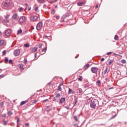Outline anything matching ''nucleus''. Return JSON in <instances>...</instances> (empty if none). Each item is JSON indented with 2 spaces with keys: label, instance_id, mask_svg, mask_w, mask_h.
Masks as SVG:
<instances>
[{
  "label": "nucleus",
  "instance_id": "1",
  "mask_svg": "<svg viewBox=\"0 0 127 127\" xmlns=\"http://www.w3.org/2000/svg\"><path fill=\"white\" fill-rule=\"evenodd\" d=\"M99 104V101L97 99H94L91 101L90 103V108L91 109H96L97 108V105Z\"/></svg>",
  "mask_w": 127,
  "mask_h": 127
},
{
  "label": "nucleus",
  "instance_id": "2",
  "mask_svg": "<svg viewBox=\"0 0 127 127\" xmlns=\"http://www.w3.org/2000/svg\"><path fill=\"white\" fill-rule=\"evenodd\" d=\"M42 22H40L37 24L36 28L37 30H40L42 27Z\"/></svg>",
  "mask_w": 127,
  "mask_h": 127
},
{
  "label": "nucleus",
  "instance_id": "3",
  "mask_svg": "<svg viewBox=\"0 0 127 127\" xmlns=\"http://www.w3.org/2000/svg\"><path fill=\"white\" fill-rule=\"evenodd\" d=\"M98 70H99V68H98V67H93L91 68V71L92 72V73L96 74L97 73V72H98Z\"/></svg>",
  "mask_w": 127,
  "mask_h": 127
},
{
  "label": "nucleus",
  "instance_id": "4",
  "mask_svg": "<svg viewBox=\"0 0 127 127\" xmlns=\"http://www.w3.org/2000/svg\"><path fill=\"white\" fill-rule=\"evenodd\" d=\"M31 19L33 20V21H36V20H39V17L37 16L33 15L31 17Z\"/></svg>",
  "mask_w": 127,
  "mask_h": 127
},
{
  "label": "nucleus",
  "instance_id": "5",
  "mask_svg": "<svg viewBox=\"0 0 127 127\" xmlns=\"http://www.w3.org/2000/svg\"><path fill=\"white\" fill-rule=\"evenodd\" d=\"M13 54L14 56H18L20 54V51L19 49H17L14 51Z\"/></svg>",
  "mask_w": 127,
  "mask_h": 127
},
{
  "label": "nucleus",
  "instance_id": "6",
  "mask_svg": "<svg viewBox=\"0 0 127 127\" xmlns=\"http://www.w3.org/2000/svg\"><path fill=\"white\" fill-rule=\"evenodd\" d=\"M9 5H10V2L8 1H5L3 4L4 7H8Z\"/></svg>",
  "mask_w": 127,
  "mask_h": 127
},
{
  "label": "nucleus",
  "instance_id": "7",
  "mask_svg": "<svg viewBox=\"0 0 127 127\" xmlns=\"http://www.w3.org/2000/svg\"><path fill=\"white\" fill-rule=\"evenodd\" d=\"M65 100H66V98H65L64 97L62 98L59 102V104L60 105H61L62 104H63V103L65 102Z\"/></svg>",
  "mask_w": 127,
  "mask_h": 127
},
{
  "label": "nucleus",
  "instance_id": "8",
  "mask_svg": "<svg viewBox=\"0 0 127 127\" xmlns=\"http://www.w3.org/2000/svg\"><path fill=\"white\" fill-rule=\"evenodd\" d=\"M24 20H25V16H22L19 19V22H23Z\"/></svg>",
  "mask_w": 127,
  "mask_h": 127
},
{
  "label": "nucleus",
  "instance_id": "9",
  "mask_svg": "<svg viewBox=\"0 0 127 127\" xmlns=\"http://www.w3.org/2000/svg\"><path fill=\"white\" fill-rule=\"evenodd\" d=\"M11 32V31L10 30V29L7 30L5 32V34L6 36H9V35H10Z\"/></svg>",
  "mask_w": 127,
  "mask_h": 127
},
{
  "label": "nucleus",
  "instance_id": "10",
  "mask_svg": "<svg viewBox=\"0 0 127 127\" xmlns=\"http://www.w3.org/2000/svg\"><path fill=\"white\" fill-rule=\"evenodd\" d=\"M37 49H38V47H34V48H32L31 49V51L32 52H36L37 51Z\"/></svg>",
  "mask_w": 127,
  "mask_h": 127
},
{
  "label": "nucleus",
  "instance_id": "11",
  "mask_svg": "<svg viewBox=\"0 0 127 127\" xmlns=\"http://www.w3.org/2000/svg\"><path fill=\"white\" fill-rule=\"evenodd\" d=\"M77 93H79V94H83V90L81 88H78L76 90Z\"/></svg>",
  "mask_w": 127,
  "mask_h": 127
},
{
  "label": "nucleus",
  "instance_id": "12",
  "mask_svg": "<svg viewBox=\"0 0 127 127\" xmlns=\"http://www.w3.org/2000/svg\"><path fill=\"white\" fill-rule=\"evenodd\" d=\"M19 69L21 71H23L24 70V68H23V65L22 64H20L19 65Z\"/></svg>",
  "mask_w": 127,
  "mask_h": 127
},
{
  "label": "nucleus",
  "instance_id": "13",
  "mask_svg": "<svg viewBox=\"0 0 127 127\" xmlns=\"http://www.w3.org/2000/svg\"><path fill=\"white\" fill-rule=\"evenodd\" d=\"M12 18H13V19H14L15 20L16 19H17V14L15 13V14H14L12 16Z\"/></svg>",
  "mask_w": 127,
  "mask_h": 127
},
{
  "label": "nucleus",
  "instance_id": "14",
  "mask_svg": "<svg viewBox=\"0 0 127 127\" xmlns=\"http://www.w3.org/2000/svg\"><path fill=\"white\" fill-rule=\"evenodd\" d=\"M74 93V91H73V90L70 89V88H68V95L70 94H73Z\"/></svg>",
  "mask_w": 127,
  "mask_h": 127
},
{
  "label": "nucleus",
  "instance_id": "15",
  "mask_svg": "<svg viewBox=\"0 0 127 127\" xmlns=\"http://www.w3.org/2000/svg\"><path fill=\"white\" fill-rule=\"evenodd\" d=\"M38 3H44L45 2V0H37Z\"/></svg>",
  "mask_w": 127,
  "mask_h": 127
},
{
  "label": "nucleus",
  "instance_id": "16",
  "mask_svg": "<svg viewBox=\"0 0 127 127\" xmlns=\"http://www.w3.org/2000/svg\"><path fill=\"white\" fill-rule=\"evenodd\" d=\"M83 4H84V2H79L77 3V5H78V6H82Z\"/></svg>",
  "mask_w": 127,
  "mask_h": 127
},
{
  "label": "nucleus",
  "instance_id": "17",
  "mask_svg": "<svg viewBox=\"0 0 127 127\" xmlns=\"http://www.w3.org/2000/svg\"><path fill=\"white\" fill-rule=\"evenodd\" d=\"M58 0H49L50 3H54V2H56Z\"/></svg>",
  "mask_w": 127,
  "mask_h": 127
},
{
  "label": "nucleus",
  "instance_id": "18",
  "mask_svg": "<svg viewBox=\"0 0 127 127\" xmlns=\"http://www.w3.org/2000/svg\"><path fill=\"white\" fill-rule=\"evenodd\" d=\"M84 88H90V84L89 83H86L84 86Z\"/></svg>",
  "mask_w": 127,
  "mask_h": 127
},
{
  "label": "nucleus",
  "instance_id": "19",
  "mask_svg": "<svg viewBox=\"0 0 127 127\" xmlns=\"http://www.w3.org/2000/svg\"><path fill=\"white\" fill-rule=\"evenodd\" d=\"M121 63L122 64H126V63H127V61H126V60L123 59L121 60Z\"/></svg>",
  "mask_w": 127,
  "mask_h": 127
},
{
  "label": "nucleus",
  "instance_id": "20",
  "mask_svg": "<svg viewBox=\"0 0 127 127\" xmlns=\"http://www.w3.org/2000/svg\"><path fill=\"white\" fill-rule=\"evenodd\" d=\"M61 86H62V84H60V85L58 86V91H62V88H61Z\"/></svg>",
  "mask_w": 127,
  "mask_h": 127
},
{
  "label": "nucleus",
  "instance_id": "21",
  "mask_svg": "<svg viewBox=\"0 0 127 127\" xmlns=\"http://www.w3.org/2000/svg\"><path fill=\"white\" fill-rule=\"evenodd\" d=\"M90 67V64H87L86 65V66L85 67H84V69H85V70H87V69H88V68H89Z\"/></svg>",
  "mask_w": 127,
  "mask_h": 127
},
{
  "label": "nucleus",
  "instance_id": "22",
  "mask_svg": "<svg viewBox=\"0 0 127 127\" xmlns=\"http://www.w3.org/2000/svg\"><path fill=\"white\" fill-rule=\"evenodd\" d=\"M113 62H114V60H110L108 62L109 65H112V63H113Z\"/></svg>",
  "mask_w": 127,
  "mask_h": 127
},
{
  "label": "nucleus",
  "instance_id": "23",
  "mask_svg": "<svg viewBox=\"0 0 127 127\" xmlns=\"http://www.w3.org/2000/svg\"><path fill=\"white\" fill-rule=\"evenodd\" d=\"M73 119L75 122H78V117L76 116H74Z\"/></svg>",
  "mask_w": 127,
  "mask_h": 127
},
{
  "label": "nucleus",
  "instance_id": "24",
  "mask_svg": "<svg viewBox=\"0 0 127 127\" xmlns=\"http://www.w3.org/2000/svg\"><path fill=\"white\" fill-rule=\"evenodd\" d=\"M107 72H108V67H106L105 70L103 71L104 75H105Z\"/></svg>",
  "mask_w": 127,
  "mask_h": 127
},
{
  "label": "nucleus",
  "instance_id": "25",
  "mask_svg": "<svg viewBox=\"0 0 127 127\" xmlns=\"http://www.w3.org/2000/svg\"><path fill=\"white\" fill-rule=\"evenodd\" d=\"M47 50V47H46L45 49L40 51V52H44L45 51H46Z\"/></svg>",
  "mask_w": 127,
  "mask_h": 127
},
{
  "label": "nucleus",
  "instance_id": "26",
  "mask_svg": "<svg viewBox=\"0 0 127 127\" xmlns=\"http://www.w3.org/2000/svg\"><path fill=\"white\" fill-rule=\"evenodd\" d=\"M3 43H4V41L3 40L0 41V46H1Z\"/></svg>",
  "mask_w": 127,
  "mask_h": 127
},
{
  "label": "nucleus",
  "instance_id": "27",
  "mask_svg": "<svg viewBox=\"0 0 127 127\" xmlns=\"http://www.w3.org/2000/svg\"><path fill=\"white\" fill-rule=\"evenodd\" d=\"M8 121H4L3 122V125L4 126H7Z\"/></svg>",
  "mask_w": 127,
  "mask_h": 127
},
{
  "label": "nucleus",
  "instance_id": "28",
  "mask_svg": "<svg viewBox=\"0 0 127 127\" xmlns=\"http://www.w3.org/2000/svg\"><path fill=\"white\" fill-rule=\"evenodd\" d=\"M114 39L115 40H119V36H118V35H116L114 37Z\"/></svg>",
  "mask_w": 127,
  "mask_h": 127
},
{
  "label": "nucleus",
  "instance_id": "29",
  "mask_svg": "<svg viewBox=\"0 0 127 127\" xmlns=\"http://www.w3.org/2000/svg\"><path fill=\"white\" fill-rule=\"evenodd\" d=\"M7 62H8V59L7 58L5 57V60H4V63H7Z\"/></svg>",
  "mask_w": 127,
  "mask_h": 127
},
{
  "label": "nucleus",
  "instance_id": "30",
  "mask_svg": "<svg viewBox=\"0 0 127 127\" xmlns=\"http://www.w3.org/2000/svg\"><path fill=\"white\" fill-rule=\"evenodd\" d=\"M58 100L57 97H56V96H55L53 98V101H56V102H58V100Z\"/></svg>",
  "mask_w": 127,
  "mask_h": 127
},
{
  "label": "nucleus",
  "instance_id": "31",
  "mask_svg": "<svg viewBox=\"0 0 127 127\" xmlns=\"http://www.w3.org/2000/svg\"><path fill=\"white\" fill-rule=\"evenodd\" d=\"M60 96H61L60 93H58L56 95L55 97L56 98H59Z\"/></svg>",
  "mask_w": 127,
  "mask_h": 127
},
{
  "label": "nucleus",
  "instance_id": "32",
  "mask_svg": "<svg viewBox=\"0 0 127 127\" xmlns=\"http://www.w3.org/2000/svg\"><path fill=\"white\" fill-rule=\"evenodd\" d=\"M21 32H22V30L20 29L19 30L17 31V34H19V33H21Z\"/></svg>",
  "mask_w": 127,
  "mask_h": 127
},
{
  "label": "nucleus",
  "instance_id": "33",
  "mask_svg": "<svg viewBox=\"0 0 127 127\" xmlns=\"http://www.w3.org/2000/svg\"><path fill=\"white\" fill-rule=\"evenodd\" d=\"M24 104H25V101H22L20 103V105L21 106H23V105H24Z\"/></svg>",
  "mask_w": 127,
  "mask_h": 127
},
{
  "label": "nucleus",
  "instance_id": "34",
  "mask_svg": "<svg viewBox=\"0 0 127 127\" xmlns=\"http://www.w3.org/2000/svg\"><path fill=\"white\" fill-rule=\"evenodd\" d=\"M97 83H98V86H101V81L98 80Z\"/></svg>",
  "mask_w": 127,
  "mask_h": 127
},
{
  "label": "nucleus",
  "instance_id": "35",
  "mask_svg": "<svg viewBox=\"0 0 127 127\" xmlns=\"http://www.w3.org/2000/svg\"><path fill=\"white\" fill-rule=\"evenodd\" d=\"M7 115H8V116H11V115H12V112H11V111H9L7 113Z\"/></svg>",
  "mask_w": 127,
  "mask_h": 127
},
{
  "label": "nucleus",
  "instance_id": "36",
  "mask_svg": "<svg viewBox=\"0 0 127 127\" xmlns=\"http://www.w3.org/2000/svg\"><path fill=\"white\" fill-rule=\"evenodd\" d=\"M78 80L80 81V82H82V81H83V79H82V76H79V78H78Z\"/></svg>",
  "mask_w": 127,
  "mask_h": 127
},
{
  "label": "nucleus",
  "instance_id": "37",
  "mask_svg": "<svg viewBox=\"0 0 127 127\" xmlns=\"http://www.w3.org/2000/svg\"><path fill=\"white\" fill-rule=\"evenodd\" d=\"M34 10H35V11H38V6H36V7L34 8Z\"/></svg>",
  "mask_w": 127,
  "mask_h": 127
},
{
  "label": "nucleus",
  "instance_id": "38",
  "mask_svg": "<svg viewBox=\"0 0 127 127\" xmlns=\"http://www.w3.org/2000/svg\"><path fill=\"white\" fill-rule=\"evenodd\" d=\"M51 13L54 14L55 13V9H53L51 11Z\"/></svg>",
  "mask_w": 127,
  "mask_h": 127
},
{
  "label": "nucleus",
  "instance_id": "39",
  "mask_svg": "<svg viewBox=\"0 0 127 127\" xmlns=\"http://www.w3.org/2000/svg\"><path fill=\"white\" fill-rule=\"evenodd\" d=\"M13 63L12 62V60H9V64H13Z\"/></svg>",
  "mask_w": 127,
  "mask_h": 127
},
{
  "label": "nucleus",
  "instance_id": "40",
  "mask_svg": "<svg viewBox=\"0 0 127 127\" xmlns=\"http://www.w3.org/2000/svg\"><path fill=\"white\" fill-rule=\"evenodd\" d=\"M3 55H5L6 54V51L4 50L2 52Z\"/></svg>",
  "mask_w": 127,
  "mask_h": 127
},
{
  "label": "nucleus",
  "instance_id": "41",
  "mask_svg": "<svg viewBox=\"0 0 127 127\" xmlns=\"http://www.w3.org/2000/svg\"><path fill=\"white\" fill-rule=\"evenodd\" d=\"M25 47H29V44H26L24 45Z\"/></svg>",
  "mask_w": 127,
  "mask_h": 127
},
{
  "label": "nucleus",
  "instance_id": "42",
  "mask_svg": "<svg viewBox=\"0 0 127 127\" xmlns=\"http://www.w3.org/2000/svg\"><path fill=\"white\" fill-rule=\"evenodd\" d=\"M66 17H67V15H63V18L64 19H65V18H66Z\"/></svg>",
  "mask_w": 127,
  "mask_h": 127
},
{
  "label": "nucleus",
  "instance_id": "43",
  "mask_svg": "<svg viewBox=\"0 0 127 127\" xmlns=\"http://www.w3.org/2000/svg\"><path fill=\"white\" fill-rule=\"evenodd\" d=\"M78 102V101H77V100H75V103L73 105V107H75V106L76 105V104H77V103Z\"/></svg>",
  "mask_w": 127,
  "mask_h": 127
},
{
  "label": "nucleus",
  "instance_id": "44",
  "mask_svg": "<svg viewBox=\"0 0 127 127\" xmlns=\"http://www.w3.org/2000/svg\"><path fill=\"white\" fill-rule=\"evenodd\" d=\"M4 77V75L3 74L0 75V79H1V78H3Z\"/></svg>",
  "mask_w": 127,
  "mask_h": 127
},
{
  "label": "nucleus",
  "instance_id": "45",
  "mask_svg": "<svg viewBox=\"0 0 127 127\" xmlns=\"http://www.w3.org/2000/svg\"><path fill=\"white\" fill-rule=\"evenodd\" d=\"M2 118H5L6 117V115L5 114H2L1 115Z\"/></svg>",
  "mask_w": 127,
  "mask_h": 127
},
{
  "label": "nucleus",
  "instance_id": "46",
  "mask_svg": "<svg viewBox=\"0 0 127 127\" xmlns=\"http://www.w3.org/2000/svg\"><path fill=\"white\" fill-rule=\"evenodd\" d=\"M38 47L39 48H41L42 47V44L39 45Z\"/></svg>",
  "mask_w": 127,
  "mask_h": 127
},
{
  "label": "nucleus",
  "instance_id": "47",
  "mask_svg": "<svg viewBox=\"0 0 127 127\" xmlns=\"http://www.w3.org/2000/svg\"><path fill=\"white\" fill-rule=\"evenodd\" d=\"M19 122H20V120H19V118H18L17 119V124H19Z\"/></svg>",
  "mask_w": 127,
  "mask_h": 127
},
{
  "label": "nucleus",
  "instance_id": "48",
  "mask_svg": "<svg viewBox=\"0 0 127 127\" xmlns=\"http://www.w3.org/2000/svg\"><path fill=\"white\" fill-rule=\"evenodd\" d=\"M21 10H23V8L22 7H20L19 9V11H21Z\"/></svg>",
  "mask_w": 127,
  "mask_h": 127
},
{
  "label": "nucleus",
  "instance_id": "49",
  "mask_svg": "<svg viewBox=\"0 0 127 127\" xmlns=\"http://www.w3.org/2000/svg\"><path fill=\"white\" fill-rule=\"evenodd\" d=\"M24 61L25 63H27V59H26V58L24 59Z\"/></svg>",
  "mask_w": 127,
  "mask_h": 127
},
{
  "label": "nucleus",
  "instance_id": "50",
  "mask_svg": "<svg viewBox=\"0 0 127 127\" xmlns=\"http://www.w3.org/2000/svg\"><path fill=\"white\" fill-rule=\"evenodd\" d=\"M113 89H115V87H110V88H108V90H112Z\"/></svg>",
  "mask_w": 127,
  "mask_h": 127
},
{
  "label": "nucleus",
  "instance_id": "51",
  "mask_svg": "<svg viewBox=\"0 0 127 127\" xmlns=\"http://www.w3.org/2000/svg\"><path fill=\"white\" fill-rule=\"evenodd\" d=\"M56 18H57V19H59L60 18V16L59 15H58L56 17Z\"/></svg>",
  "mask_w": 127,
  "mask_h": 127
},
{
  "label": "nucleus",
  "instance_id": "52",
  "mask_svg": "<svg viewBox=\"0 0 127 127\" xmlns=\"http://www.w3.org/2000/svg\"><path fill=\"white\" fill-rule=\"evenodd\" d=\"M116 117H117V115H114V116H113V117L111 118V119H115V118H116Z\"/></svg>",
  "mask_w": 127,
  "mask_h": 127
},
{
  "label": "nucleus",
  "instance_id": "53",
  "mask_svg": "<svg viewBox=\"0 0 127 127\" xmlns=\"http://www.w3.org/2000/svg\"><path fill=\"white\" fill-rule=\"evenodd\" d=\"M37 102V100H35L34 101V102H33V104H36V103Z\"/></svg>",
  "mask_w": 127,
  "mask_h": 127
},
{
  "label": "nucleus",
  "instance_id": "54",
  "mask_svg": "<svg viewBox=\"0 0 127 127\" xmlns=\"http://www.w3.org/2000/svg\"><path fill=\"white\" fill-rule=\"evenodd\" d=\"M112 54V52H109L107 53V55H111V54Z\"/></svg>",
  "mask_w": 127,
  "mask_h": 127
},
{
  "label": "nucleus",
  "instance_id": "55",
  "mask_svg": "<svg viewBox=\"0 0 127 127\" xmlns=\"http://www.w3.org/2000/svg\"><path fill=\"white\" fill-rule=\"evenodd\" d=\"M101 61L103 62V61H105V59L104 58H102L101 60Z\"/></svg>",
  "mask_w": 127,
  "mask_h": 127
},
{
  "label": "nucleus",
  "instance_id": "56",
  "mask_svg": "<svg viewBox=\"0 0 127 127\" xmlns=\"http://www.w3.org/2000/svg\"><path fill=\"white\" fill-rule=\"evenodd\" d=\"M48 101V99H46L43 101V103H44V102H47Z\"/></svg>",
  "mask_w": 127,
  "mask_h": 127
},
{
  "label": "nucleus",
  "instance_id": "57",
  "mask_svg": "<svg viewBox=\"0 0 127 127\" xmlns=\"http://www.w3.org/2000/svg\"><path fill=\"white\" fill-rule=\"evenodd\" d=\"M8 16L9 15H7L6 16H5V18H8Z\"/></svg>",
  "mask_w": 127,
  "mask_h": 127
},
{
  "label": "nucleus",
  "instance_id": "58",
  "mask_svg": "<svg viewBox=\"0 0 127 127\" xmlns=\"http://www.w3.org/2000/svg\"><path fill=\"white\" fill-rule=\"evenodd\" d=\"M0 105H1V106H3V105H4L3 102H1Z\"/></svg>",
  "mask_w": 127,
  "mask_h": 127
},
{
  "label": "nucleus",
  "instance_id": "59",
  "mask_svg": "<svg viewBox=\"0 0 127 127\" xmlns=\"http://www.w3.org/2000/svg\"><path fill=\"white\" fill-rule=\"evenodd\" d=\"M25 126H29V124L28 123H26V124H25Z\"/></svg>",
  "mask_w": 127,
  "mask_h": 127
},
{
  "label": "nucleus",
  "instance_id": "60",
  "mask_svg": "<svg viewBox=\"0 0 127 127\" xmlns=\"http://www.w3.org/2000/svg\"><path fill=\"white\" fill-rule=\"evenodd\" d=\"M24 102H25V104H26V103L28 102V100H26Z\"/></svg>",
  "mask_w": 127,
  "mask_h": 127
},
{
  "label": "nucleus",
  "instance_id": "61",
  "mask_svg": "<svg viewBox=\"0 0 127 127\" xmlns=\"http://www.w3.org/2000/svg\"><path fill=\"white\" fill-rule=\"evenodd\" d=\"M76 126H77V124H73V127H76Z\"/></svg>",
  "mask_w": 127,
  "mask_h": 127
},
{
  "label": "nucleus",
  "instance_id": "62",
  "mask_svg": "<svg viewBox=\"0 0 127 127\" xmlns=\"http://www.w3.org/2000/svg\"><path fill=\"white\" fill-rule=\"evenodd\" d=\"M98 6H99L98 5V4L96 5V6H95V8H98Z\"/></svg>",
  "mask_w": 127,
  "mask_h": 127
},
{
  "label": "nucleus",
  "instance_id": "63",
  "mask_svg": "<svg viewBox=\"0 0 127 127\" xmlns=\"http://www.w3.org/2000/svg\"><path fill=\"white\" fill-rule=\"evenodd\" d=\"M19 127V124H17V127Z\"/></svg>",
  "mask_w": 127,
  "mask_h": 127
},
{
  "label": "nucleus",
  "instance_id": "64",
  "mask_svg": "<svg viewBox=\"0 0 127 127\" xmlns=\"http://www.w3.org/2000/svg\"><path fill=\"white\" fill-rule=\"evenodd\" d=\"M5 21L6 22H9V21L8 20H6Z\"/></svg>",
  "mask_w": 127,
  "mask_h": 127
}]
</instances>
